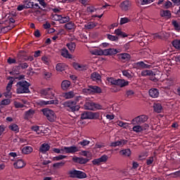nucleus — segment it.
I'll return each instance as SVG.
<instances>
[{
  "label": "nucleus",
  "mask_w": 180,
  "mask_h": 180,
  "mask_svg": "<svg viewBox=\"0 0 180 180\" xmlns=\"http://www.w3.org/2000/svg\"><path fill=\"white\" fill-rule=\"evenodd\" d=\"M53 151L56 154H75L79 151V148L77 146H64L61 149L53 148Z\"/></svg>",
  "instance_id": "nucleus-1"
},
{
  "label": "nucleus",
  "mask_w": 180,
  "mask_h": 180,
  "mask_svg": "<svg viewBox=\"0 0 180 180\" xmlns=\"http://www.w3.org/2000/svg\"><path fill=\"white\" fill-rule=\"evenodd\" d=\"M119 51L115 49H94L91 51L93 56H113L117 54Z\"/></svg>",
  "instance_id": "nucleus-2"
},
{
  "label": "nucleus",
  "mask_w": 180,
  "mask_h": 180,
  "mask_svg": "<svg viewBox=\"0 0 180 180\" xmlns=\"http://www.w3.org/2000/svg\"><path fill=\"white\" fill-rule=\"evenodd\" d=\"M16 86L17 94H29L30 92V90L29 89L30 83L27 82L26 80L18 82Z\"/></svg>",
  "instance_id": "nucleus-3"
},
{
  "label": "nucleus",
  "mask_w": 180,
  "mask_h": 180,
  "mask_svg": "<svg viewBox=\"0 0 180 180\" xmlns=\"http://www.w3.org/2000/svg\"><path fill=\"white\" fill-rule=\"evenodd\" d=\"M142 77H150V81L153 82H157L160 79V71H153V70H143L141 73Z\"/></svg>",
  "instance_id": "nucleus-4"
},
{
  "label": "nucleus",
  "mask_w": 180,
  "mask_h": 180,
  "mask_svg": "<svg viewBox=\"0 0 180 180\" xmlns=\"http://www.w3.org/2000/svg\"><path fill=\"white\" fill-rule=\"evenodd\" d=\"M41 112H42L44 116L46 117L49 122H56V120L57 119V115H56V112L53 111V110H51L49 108H43L41 110Z\"/></svg>",
  "instance_id": "nucleus-5"
},
{
  "label": "nucleus",
  "mask_w": 180,
  "mask_h": 180,
  "mask_svg": "<svg viewBox=\"0 0 180 180\" xmlns=\"http://www.w3.org/2000/svg\"><path fill=\"white\" fill-rule=\"evenodd\" d=\"M84 108L86 110H103V106L99 103H96L94 101H86Z\"/></svg>",
  "instance_id": "nucleus-6"
},
{
  "label": "nucleus",
  "mask_w": 180,
  "mask_h": 180,
  "mask_svg": "<svg viewBox=\"0 0 180 180\" xmlns=\"http://www.w3.org/2000/svg\"><path fill=\"white\" fill-rule=\"evenodd\" d=\"M63 108L68 110V112H78L79 110V105H77V102L73 101H69L68 102L64 103Z\"/></svg>",
  "instance_id": "nucleus-7"
},
{
  "label": "nucleus",
  "mask_w": 180,
  "mask_h": 180,
  "mask_svg": "<svg viewBox=\"0 0 180 180\" xmlns=\"http://www.w3.org/2000/svg\"><path fill=\"white\" fill-rule=\"evenodd\" d=\"M70 178H77L78 179H84L86 178V174L79 170L72 169L69 171Z\"/></svg>",
  "instance_id": "nucleus-8"
},
{
  "label": "nucleus",
  "mask_w": 180,
  "mask_h": 180,
  "mask_svg": "<svg viewBox=\"0 0 180 180\" xmlns=\"http://www.w3.org/2000/svg\"><path fill=\"white\" fill-rule=\"evenodd\" d=\"M148 120V117L145 115H139L136 117L131 120V124H139L141 126Z\"/></svg>",
  "instance_id": "nucleus-9"
},
{
  "label": "nucleus",
  "mask_w": 180,
  "mask_h": 180,
  "mask_svg": "<svg viewBox=\"0 0 180 180\" xmlns=\"http://www.w3.org/2000/svg\"><path fill=\"white\" fill-rule=\"evenodd\" d=\"M41 94L43 96H45L49 99H53L56 95V91L51 88H46L41 90Z\"/></svg>",
  "instance_id": "nucleus-10"
},
{
  "label": "nucleus",
  "mask_w": 180,
  "mask_h": 180,
  "mask_svg": "<svg viewBox=\"0 0 180 180\" xmlns=\"http://www.w3.org/2000/svg\"><path fill=\"white\" fill-rule=\"evenodd\" d=\"M148 127L149 126L148 124H143V125L134 124L132 130L135 133H141V131H144V130H147Z\"/></svg>",
  "instance_id": "nucleus-11"
},
{
  "label": "nucleus",
  "mask_w": 180,
  "mask_h": 180,
  "mask_svg": "<svg viewBox=\"0 0 180 180\" xmlns=\"http://www.w3.org/2000/svg\"><path fill=\"white\" fill-rule=\"evenodd\" d=\"M108 155H103L101 158L94 159L91 161L93 165H97L98 167L101 165V162H106L108 160Z\"/></svg>",
  "instance_id": "nucleus-12"
},
{
  "label": "nucleus",
  "mask_w": 180,
  "mask_h": 180,
  "mask_svg": "<svg viewBox=\"0 0 180 180\" xmlns=\"http://www.w3.org/2000/svg\"><path fill=\"white\" fill-rule=\"evenodd\" d=\"M85 92L89 94H102V89L98 86H89L88 89H85Z\"/></svg>",
  "instance_id": "nucleus-13"
},
{
  "label": "nucleus",
  "mask_w": 180,
  "mask_h": 180,
  "mask_svg": "<svg viewBox=\"0 0 180 180\" xmlns=\"http://www.w3.org/2000/svg\"><path fill=\"white\" fill-rule=\"evenodd\" d=\"M72 161L73 162H76L77 164H80L81 165H83L84 164H86V162H89V159L88 158H84L83 157H77L74 156L72 159Z\"/></svg>",
  "instance_id": "nucleus-14"
},
{
  "label": "nucleus",
  "mask_w": 180,
  "mask_h": 180,
  "mask_svg": "<svg viewBox=\"0 0 180 180\" xmlns=\"http://www.w3.org/2000/svg\"><path fill=\"white\" fill-rule=\"evenodd\" d=\"M13 84V80H10L6 86V91L4 93V96L6 98H12V93L11 90L12 89V85Z\"/></svg>",
  "instance_id": "nucleus-15"
},
{
  "label": "nucleus",
  "mask_w": 180,
  "mask_h": 180,
  "mask_svg": "<svg viewBox=\"0 0 180 180\" xmlns=\"http://www.w3.org/2000/svg\"><path fill=\"white\" fill-rule=\"evenodd\" d=\"M131 6V3L129 1H124L120 4V8H121L122 11H129V8Z\"/></svg>",
  "instance_id": "nucleus-16"
},
{
  "label": "nucleus",
  "mask_w": 180,
  "mask_h": 180,
  "mask_svg": "<svg viewBox=\"0 0 180 180\" xmlns=\"http://www.w3.org/2000/svg\"><path fill=\"white\" fill-rule=\"evenodd\" d=\"M95 117V114L94 112H84L81 115V119H82V120H85L86 119H94Z\"/></svg>",
  "instance_id": "nucleus-17"
},
{
  "label": "nucleus",
  "mask_w": 180,
  "mask_h": 180,
  "mask_svg": "<svg viewBox=\"0 0 180 180\" xmlns=\"http://www.w3.org/2000/svg\"><path fill=\"white\" fill-rule=\"evenodd\" d=\"M135 65H136V68H138L139 70H144V69H147V68H151V65L146 64L143 61L137 62L136 63H135Z\"/></svg>",
  "instance_id": "nucleus-18"
},
{
  "label": "nucleus",
  "mask_w": 180,
  "mask_h": 180,
  "mask_svg": "<svg viewBox=\"0 0 180 180\" xmlns=\"http://www.w3.org/2000/svg\"><path fill=\"white\" fill-rule=\"evenodd\" d=\"M127 143V140L121 139L120 141H117L115 142H112L110 143L111 147H121L122 146H124V144Z\"/></svg>",
  "instance_id": "nucleus-19"
},
{
  "label": "nucleus",
  "mask_w": 180,
  "mask_h": 180,
  "mask_svg": "<svg viewBox=\"0 0 180 180\" xmlns=\"http://www.w3.org/2000/svg\"><path fill=\"white\" fill-rule=\"evenodd\" d=\"M39 105H58V100H50V101H39Z\"/></svg>",
  "instance_id": "nucleus-20"
},
{
  "label": "nucleus",
  "mask_w": 180,
  "mask_h": 180,
  "mask_svg": "<svg viewBox=\"0 0 180 180\" xmlns=\"http://www.w3.org/2000/svg\"><path fill=\"white\" fill-rule=\"evenodd\" d=\"M131 56L129 53H120L118 54V58L122 61H129Z\"/></svg>",
  "instance_id": "nucleus-21"
},
{
  "label": "nucleus",
  "mask_w": 180,
  "mask_h": 180,
  "mask_svg": "<svg viewBox=\"0 0 180 180\" xmlns=\"http://www.w3.org/2000/svg\"><path fill=\"white\" fill-rule=\"evenodd\" d=\"M116 85L117 86H120V88H123L124 86H127V85H129V82L126 81L124 79H117V84Z\"/></svg>",
  "instance_id": "nucleus-22"
},
{
  "label": "nucleus",
  "mask_w": 180,
  "mask_h": 180,
  "mask_svg": "<svg viewBox=\"0 0 180 180\" xmlns=\"http://www.w3.org/2000/svg\"><path fill=\"white\" fill-rule=\"evenodd\" d=\"M49 150H50V145L48 143H43L39 148V152H41V154H46V151H49Z\"/></svg>",
  "instance_id": "nucleus-23"
},
{
  "label": "nucleus",
  "mask_w": 180,
  "mask_h": 180,
  "mask_svg": "<svg viewBox=\"0 0 180 180\" xmlns=\"http://www.w3.org/2000/svg\"><path fill=\"white\" fill-rule=\"evenodd\" d=\"M149 95L151 98H158L160 96V91L157 89H150L149 90Z\"/></svg>",
  "instance_id": "nucleus-24"
},
{
  "label": "nucleus",
  "mask_w": 180,
  "mask_h": 180,
  "mask_svg": "<svg viewBox=\"0 0 180 180\" xmlns=\"http://www.w3.org/2000/svg\"><path fill=\"white\" fill-rule=\"evenodd\" d=\"M73 67L75 70H79V71H85L88 70V66L85 65H79V63H74Z\"/></svg>",
  "instance_id": "nucleus-25"
},
{
  "label": "nucleus",
  "mask_w": 180,
  "mask_h": 180,
  "mask_svg": "<svg viewBox=\"0 0 180 180\" xmlns=\"http://www.w3.org/2000/svg\"><path fill=\"white\" fill-rule=\"evenodd\" d=\"M160 16L166 19H169L171 18V11L169 10H162L160 11Z\"/></svg>",
  "instance_id": "nucleus-26"
},
{
  "label": "nucleus",
  "mask_w": 180,
  "mask_h": 180,
  "mask_svg": "<svg viewBox=\"0 0 180 180\" xmlns=\"http://www.w3.org/2000/svg\"><path fill=\"white\" fill-rule=\"evenodd\" d=\"M71 86V82L68 80H63L61 83V88L63 91H67Z\"/></svg>",
  "instance_id": "nucleus-27"
},
{
  "label": "nucleus",
  "mask_w": 180,
  "mask_h": 180,
  "mask_svg": "<svg viewBox=\"0 0 180 180\" xmlns=\"http://www.w3.org/2000/svg\"><path fill=\"white\" fill-rule=\"evenodd\" d=\"M26 165V163L22 160H18L16 162L14 163V167L19 169L20 168H23Z\"/></svg>",
  "instance_id": "nucleus-28"
},
{
  "label": "nucleus",
  "mask_w": 180,
  "mask_h": 180,
  "mask_svg": "<svg viewBox=\"0 0 180 180\" xmlns=\"http://www.w3.org/2000/svg\"><path fill=\"white\" fill-rule=\"evenodd\" d=\"M66 46L70 53H74V51H75V49H77V44H75V42H69Z\"/></svg>",
  "instance_id": "nucleus-29"
},
{
  "label": "nucleus",
  "mask_w": 180,
  "mask_h": 180,
  "mask_svg": "<svg viewBox=\"0 0 180 180\" xmlns=\"http://www.w3.org/2000/svg\"><path fill=\"white\" fill-rule=\"evenodd\" d=\"M61 56L64 57L65 58H72V55L70 53L67 49H63L61 51Z\"/></svg>",
  "instance_id": "nucleus-30"
},
{
  "label": "nucleus",
  "mask_w": 180,
  "mask_h": 180,
  "mask_svg": "<svg viewBox=\"0 0 180 180\" xmlns=\"http://www.w3.org/2000/svg\"><path fill=\"white\" fill-rule=\"evenodd\" d=\"M75 95V92H74L73 91H70L63 94V98H65V99H72V98H74Z\"/></svg>",
  "instance_id": "nucleus-31"
},
{
  "label": "nucleus",
  "mask_w": 180,
  "mask_h": 180,
  "mask_svg": "<svg viewBox=\"0 0 180 180\" xmlns=\"http://www.w3.org/2000/svg\"><path fill=\"white\" fill-rule=\"evenodd\" d=\"M56 71H60V72L67 70V65L65 63H58L56 65Z\"/></svg>",
  "instance_id": "nucleus-32"
},
{
  "label": "nucleus",
  "mask_w": 180,
  "mask_h": 180,
  "mask_svg": "<svg viewBox=\"0 0 180 180\" xmlns=\"http://www.w3.org/2000/svg\"><path fill=\"white\" fill-rule=\"evenodd\" d=\"M25 119H32L34 115V110L30 109L25 112Z\"/></svg>",
  "instance_id": "nucleus-33"
},
{
  "label": "nucleus",
  "mask_w": 180,
  "mask_h": 180,
  "mask_svg": "<svg viewBox=\"0 0 180 180\" xmlns=\"http://www.w3.org/2000/svg\"><path fill=\"white\" fill-rule=\"evenodd\" d=\"M91 78L93 81H101V75L99 73L94 72L91 75Z\"/></svg>",
  "instance_id": "nucleus-34"
},
{
  "label": "nucleus",
  "mask_w": 180,
  "mask_h": 180,
  "mask_svg": "<svg viewBox=\"0 0 180 180\" xmlns=\"http://www.w3.org/2000/svg\"><path fill=\"white\" fill-rule=\"evenodd\" d=\"M115 34H116V36H118L119 37H127V34L122 32V30L120 29L115 30Z\"/></svg>",
  "instance_id": "nucleus-35"
},
{
  "label": "nucleus",
  "mask_w": 180,
  "mask_h": 180,
  "mask_svg": "<svg viewBox=\"0 0 180 180\" xmlns=\"http://www.w3.org/2000/svg\"><path fill=\"white\" fill-rule=\"evenodd\" d=\"M173 47L180 51V39H174L172 42Z\"/></svg>",
  "instance_id": "nucleus-36"
},
{
  "label": "nucleus",
  "mask_w": 180,
  "mask_h": 180,
  "mask_svg": "<svg viewBox=\"0 0 180 180\" xmlns=\"http://www.w3.org/2000/svg\"><path fill=\"white\" fill-rule=\"evenodd\" d=\"M32 151H33V148H32L31 146H25L22 149V154H30Z\"/></svg>",
  "instance_id": "nucleus-37"
},
{
  "label": "nucleus",
  "mask_w": 180,
  "mask_h": 180,
  "mask_svg": "<svg viewBox=\"0 0 180 180\" xmlns=\"http://www.w3.org/2000/svg\"><path fill=\"white\" fill-rule=\"evenodd\" d=\"M120 153L122 155H124V157H130L131 155V150L129 148L122 150Z\"/></svg>",
  "instance_id": "nucleus-38"
},
{
  "label": "nucleus",
  "mask_w": 180,
  "mask_h": 180,
  "mask_svg": "<svg viewBox=\"0 0 180 180\" xmlns=\"http://www.w3.org/2000/svg\"><path fill=\"white\" fill-rule=\"evenodd\" d=\"M172 26H174L175 30H178V31L180 30V21L179 20H173L172 21Z\"/></svg>",
  "instance_id": "nucleus-39"
},
{
  "label": "nucleus",
  "mask_w": 180,
  "mask_h": 180,
  "mask_svg": "<svg viewBox=\"0 0 180 180\" xmlns=\"http://www.w3.org/2000/svg\"><path fill=\"white\" fill-rule=\"evenodd\" d=\"M8 129L15 133H19V127L16 124H12L8 127Z\"/></svg>",
  "instance_id": "nucleus-40"
},
{
  "label": "nucleus",
  "mask_w": 180,
  "mask_h": 180,
  "mask_svg": "<svg viewBox=\"0 0 180 180\" xmlns=\"http://www.w3.org/2000/svg\"><path fill=\"white\" fill-rule=\"evenodd\" d=\"M153 108H154L155 112H156L157 113H161V110H162V105H161V104L160 103L154 104Z\"/></svg>",
  "instance_id": "nucleus-41"
},
{
  "label": "nucleus",
  "mask_w": 180,
  "mask_h": 180,
  "mask_svg": "<svg viewBox=\"0 0 180 180\" xmlns=\"http://www.w3.org/2000/svg\"><path fill=\"white\" fill-rule=\"evenodd\" d=\"M122 75L124 77L128 78V79H131V78H133V75H131V72L129 70H122Z\"/></svg>",
  "instance_id": "nucleus-42"
},
{
  "label": "nucleus",
  "mask_w": 180,
  "mask_h": 180,
  "mask_svg": "<svg viewBox=\"0 0 180 180\" xmlns=\"http://www.w3.org/2000/svg\"><path fill=\"white\" fill-rule=\"evenodd\" d=\"M163 8L165 9H169V8H172V2H171L169 0H165Z\"/></svg>",
  "instance_id": "nucleus-43"
},
{
  "label": "nucleus",
  "mask_w": 180,
  "mask_h": 180,
  "mask_svg": "<svg viewBox=\"0 0 180 180\" xmlns=\"http://www.w3.org/2000/svg\"><path fill=\"white\" fill-rule=\"evenodd\" d=\"M65 165V161H62V162H56L54 163L53 165V167L54 168H63V167H64Z\"/></svg>",
  "instance_id": "nucleus-44"
},
{
  "label": "nucleus",
  "mask_w": 180,
  "mask_h": 180,
  "mask_svg": "<svg viewBox=\"0 0 180 180\" xmlns=\"http://www.w3.org/2000/svg\"><path fill=\"white\" fill-rule=\"evenodd\" d=\"M24 5L26 9H29L34 6V4H33V2L30 1V0L25 1Z\"/></svg>",
  "instance_id": "nucleus-45"
},
{
  "label": "nucleus",
  "mask_w": 180,
  "mask_h": 180,
  "mask_svg": "<svg viewBox=\"0 0 180 180\" xmlns=\"http://www.w3.org/2000/svg\"><path fill=\"white\" fill-rule=\"evenodd\" d=\"M65 26L68 30H72L73 29H75V24L72 22L66 23Z\"/></svg>",
  "instance_id": "nucleus-46"
},
{
  "label": "nucleus",
  "mask_w": 180,
  "mask_h": 180,
  "mask_svg": "<svg viewBox=\"0 0 180 180\" xmlns=\"http://www.w3.org/2000/svg\"><path fill=\"white\" fill-rule=\"evenodd\" d=\"M64 158H67V155H59L58 156L53 158V161H61V160H64Z\"/></svg>",
  "instance_id": "nucleus-47"
},
{
  "label": "nucleus",
  "mask_w": 180,
  "mask_h": 180,
  "mask_svg": "<svg viewBox=\"0 0 180 180\" xmlns=\"http://www.w3.org/2000/svg\"><path fill=\"white\" fill-rule=\"evenodd\" d=\"M42 74H43L45 79H49L51 78V75H52L51 72H47V71H46V70H43Z\"/></svg>",
  "instance_id": "nucleus-48"
},
{
  "label": "nucleus",
  "mask_w": 180,
  "mask_h": 180,
  "mask_svg": "<svg viewBox=\"0 0 180 180\" xmlns=\"http://www.w3.org/2000/svg\"><path fill=\"white\" fill-rule=\"evenodd\" d=\"M108 39V40H110L111 41H117V40H119V37H117V36L115 35H112V34H107Z\"/></svg>",
  "instance_id": "nucleus-49"
},
{
  "label": "nucleus",
  "mask_w": 180,
  "mask_h": 180,
  "mask_svg": "<svg viewBox=\"0 0 180 180\" xmlns=\"http://www.w3.org/2000/svg\"><path fill=\"white\" fill-rule=\"evenodd\" d=\"M51 19H52V20H56V21H58L60 22L61 19H62L61 15L53 14Z\"/></svg>",
  "instance_id": "nucleus-50"
},
{
  "label": "nucleus",
  "mask_w": 180,
  "mask_h": 180,
  "mask_svg": "<svg viewBox=\"0 0 180 180\" xmlns=\"http://www.w3.org/2000/svg\"><path fill=\"white\" fill-rule=\"evenodd\" d=\"M91 141H88L86 139H84L83 141L79 142V144L80 146H82L83 147H86V146H89Z\"/></svg>",
  "instance_id": "nucleus-51"
},
{
  "label": "nucleus",
  "mask_w": 180,
  "mask_h": 180,
  "mask_svg": "<svg viewBox=\"0 0 180 180\" xmlns=\"http://www.w3.org/2000/svg\"><path fill=\"white\" fill-rule=\"evenodd\" d=\"M169 176H171V178H179L180 176V170L171 173L170 174H169Z\"/></svg>",
  "instance_id": "nucleus-52"
},
{
  "label": "nucleus",
  "mask_w": 180,
  "mask_h": 180,
  "mask_svg": "<svg viewBox=\"0 0 180 180\" xmlns=\"http://www.w3.org/2000/svg\"><path fill=\"white\" fill-rule=\"evenodd\" d=\"M60 23H67V22H70V17L61 15Z\"/></svg>",
  "instance_id": "nucleus-53"
},
{
  "label": "nucleus",
  "mask_w": 180,
  "mask_h": 180,
  "mask_svg": "<svg viewBox=\"0 0 180 180\" xmlns=\"http://www.w3.org/2000/svg\"><path fill=\"white\" fill-rule=\"evenodd\" d=\"M14 106H15V108H16V109L25 108V105H23L22 103L18 102V101H14Z\"/></svg>",
  "instance_id": "nucleus-54"
},
{
  "label": "nucleus",
  "mask_w": 180,
  "mask_h": 180,
  "mask_svg": "<svg viewBox=\"0 0 180 180\" xmlns=\"http://www.w3.org/2000/svg\"><path fill=\"white\" fill-rule=\"evenodd\" d=\"M107 81H108V82H110V84H112V85H116V84L117 82V79H115V78H113V77H108L107 79Z\"/></svg>",
  "instance_id": "nucleus-55"
},
{
  "label": "nucleus",
  "mask_w": 180,
  "mask_h": 180,
  "mask_svg": "<svg viewBox=\"0 0 180 180\" xmlns=\"http://www.w3.org/2000/svg\"><path fill=\"white\" fill-rule=\"evenodd\" d=\"M130 22V20L127 18H122L120 19V25H124L125 23H129Z\"/></svg>",
  "instance_id": "nucleus-56"
},
{
  "label": "nucleus",
  "mask_w": 180,
  "mask_h": 180,
  "mask_svg": "<svg viewBox=\"0 0 180 180\" xmlns=\"http://www.w3.org/2000/svg\"><path fill=\"white\" fill-rule=\"evenodd\" d=\"M95 26H96V25H95L94 22H89L86 25H85V27L86 29L91 30V29H94V27H95Z\"/></svg>",
  "instance_id": "nucleus-57"
},
{
  "label": "nucleus",
  "mask_w": 180,
  "mask_h": 180,
  "mask_svg": "<svg viewBox=\"0 0 180 180\" xmlns=\"http://www.w3.org/2000/svg\"><path fill=\"white\" fill-rule=\"evenodd\" d=\"M11 104V100L10 99H4V100H2L1 102V105H3L4 106H6L8 105H10Z\"/></svg>",
  "instance_id": "nucleus-58"
},
{
  "label": "nucleus",
  "mask_w": 180,
  "mask_h": 180,
  "mask_svg": "<svg viewBox=\"0 0 180 180\" xmlns=\"http://www.w3.org/2000/svg\"><path fill=\"white\" fill-rule=\"evenodd\" d=\"M154 162V157H150L148 159H146V165H151Z\"/></svg>",
  "instance_id": "nucleus-59"
},
{
  "label": "nucleus",
  "mask_w": 180,
  "mask_h": 180,
  "mask_svg": "<svg viewBox=\"0 0 180 180\" xmlns=\"http://www.w3.org/2000/svg\"><path fill=\"white\" fill-rule=\"evenodd\" d=\"M134 95V91L133 90H127L126 92V96L127 98H131Z\"/></svg>",
  "instance_id": "nucleus-60"
},
{
  "label": "nucleus",
  "mask_w": 180,
  "mask_h": 180,
  "mask_svg": "<svg viewBox=\"0 0 180 180\" xmlns=\"http://www.w3.org/2000/svg\"><path fill=\"white\" fill-rule=\"evenodd\" d=\"M86 11L87 12H90V13H92L94 12H96V8H95V7H94L93 6H90L87 7Z\"/></svg>",
  "instance_id": "nucleus-61"
},
{
  "label": "nucleus",
  "mask_w": 180,
  "mask_h": 180,
  "mask_svg": "<svg viewBox=\"0 0 180 180\" xmlns=\"http://www.w3.org/2000/svg\"><path fill=\"white\" fill-rule=\"evenodd\" d=\"M7 63L8 64H16V59L15 58H12L11 57H9L8 59H7Z\"/></svg>",
  "instance_id": "nucleus-62"
},
{
  "label": "nucleus",
  "mask_w": 180,
  "mask_h": 180,
  "mask_svg": "<svg viewBox=\"0 0 180 180\" xmlns=\"http://www.w3.org/2000/svg\"><path fill=\"white\" fill-rule=\"evenodd\" d=\"M41 60H42L43 63H44V64H46V65H49V64H50V62H49V58H47V57H46V56H43V57L41 58Z\"/></svg>",
  "instance_id": "nucleus-63"
},
{
  "label": "nucleus",
  "mask_w": 180,
  "mask_h": 180,
  "mask_svg": "<svg viewBox=\"0 0 180 180\" xmlns=\"http://www.w3.org/2000/svg\"><path fill=\"white\" fill-rule=\"evenodd\" d=\"M19 65L22 70H26L29 67L27 63H20Z\"/></svg>",
  "instance_id": "nucleus-64"
}]
</instances>
